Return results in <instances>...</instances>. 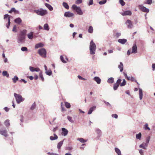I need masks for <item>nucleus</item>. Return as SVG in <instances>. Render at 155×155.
I'll return each mask as SVG.
<instances>
[{"instance_id":"obj_1","label":"nucleus","mask_w":155,"mask_h":155,"mask_svg":"<svg viewBox=\"0 0 155 155\" xmlns=\"http://www.w3.org/2000/svg\"><path fill=\"white\" fill-rule=\"evenodd\" d=\"M34 12L37 15L41 16H45L48 13L47 10L43 9L41 8L37 10H34Z\"/></svg>"},{"instance_id":"obj_2","label":"nucleus","mask_w":155,"mask_h":155,"mask_svg":"<svg viewBox=\"0 0 155 155\" xmlns=\"http://www.w3.org/2000/svg\"><path fill=\"white\" fill-rule=\"evenodd\" d=\"M89 48L90 54H94L96 51V45L93 40H92L90 43Z\"/></svg>"},{"instance_id":"obj_3","label":"nucleus","mask_w":155,"mask_h":155,"mask_svg":"<svg viewBox=\"0 0 155 155\" xmlns=\"http://www.w3.org/2000/svg\"><path fill=\"white\" fill-rule=\"evenodd\" d=\"M14 95L16 99V101L18 104H20L25 100V98H23L20 94L14 93Z\"/></svg>"},{"instance_id":"obj_4","label":"nucleus","mask_w":155,"mask_h":155,"mask_svg":"<svg viewBox=\"0 0 155 155\" xmlns=\"http://www.w3.org/2000/svg\"><path fill=\"white\" fill-rule=\"evenodd\" d=\"M72 8L78 14L80 15L83 14V12L80 7L77 6L75 5H73L72 6Z\"/></svg>"},{"instance_id":"obj_5","label":"nucleus","mask_w":155,"mask_h":155,"mask_svg":"<svg viewBox=\"0 0 155 155\" xmlns=\"http://www.w3.org/2000/svg\"><path fill=\"white\" fill-rule=\"evenodd\" d=\"M38 53L41 57L45 58L46 56V51L44 48H42L39 49L38 51Z\"/></svg>"},{"instance_id":"obj_6","label":"nucleus","mask_w":155,"mask_h":155,"mask_svg":"<svg viewBox=\"0 0 155 155\" xmlns=\"http://www.w3.org/2000/svg\"><path fill=\"white\" fill-rule=\"evenodd\" d=\"M121 81V80L120 79H118L116 82L114 84L113 86V89L114 90H117L119 86L120 85V84Z\"/></svg>"},{"instance_id":"obj_7","label":"nucleus","mask_w":155,"mask_h":155,"mask_svg":"<svg viewBox=\"0 0 155 155\" xmlns=\"http://www.w3.org/2000/svg\"><path fill=\"white\" fill-rule=\"evenodd\" d=\"M0 134L5 137L8 136L7 131L4 129H0Z\"/></svg>"},{"instance_id":"obj_8","label":"nucleus","mask_w":155,"mask_h":155,"mask_svg":"<svg viewBox=\"0 0 155 155\" xmlns=\"http://www.w3.org/2000/svg\"><path fill=\"white\" fill-rule=\"evenodd\" d=\"M139 9L143 12L148 13L149 12V9L143 6V5H139L138 6Z\"/></svg>"},{"instance_id":"obj_9","label":"nucleus","mask_w":155,"mask_h":155,"mask_svg":"<svg viewBox=\"0 0 155 155\" xmlns=\"http://www.w3.org/2000/svg\"><path fill=\"white\" fill-rule=\"evenodd\" d=\"M11 16H9V15L8 14L5 15L4 16V19H5L7 18H8V24L6 25L7 28H9V27L10 25V18Z\"/></svg>"},{"instance_id":"obj_10","label":"nucleus","mask_w":155,"mask_h":155,"mask_svg":"<svg viewBox=\"0 0 155 155\" xmlns=\"http://www.w3.org/2000/svg\"><path fill=\"white\" fill-rule=\"evenodd\" d=\"M126 24L128 28H131L133 26L131 21L130 20H127L126 22Z\"/></svg>"},{"instance_id":"obj_11","label":"nucleus","mask_w":155,"mask_h":155,"mask_svg":"<svg viewBox=\"0 0 155 155\" xmlns=\"http://www.w3.org/2000/svg\"><path fill=\"white\" fill-rule=\"evenodd\" d=\"M74 16V14L70 12H66L64 14V16L66 17H71Z\"/></svg>"},{"instance_id":"obj_12","label":"nucleus","mask_w":155,"mask_h":155,"mask_svg":"<svg viewBox=\"0 0 155 155\" xmlns=\"http://www.w3.org/2000/svg\"><path fill=\"white\" fill-rule=\"evenodd\" d=\"M62 135L64 136H66L68 134V130L64 128H62Z\"/></svg>"},{"instance_id":"obj_13","label":"nucleus","mask_w":155,"mask_h":155,"mask_svg":"<svg viewBox=\"0 0 155 155\" xmlns=\"http://www.w3.org/2000/svg\"><path fill=\"white\" fill-rule=\"evenodd\" d=\"M25 37L19 35L18 40V42L19 43H21L24 42Z\"/></svg>"},{"instance_id":"obj_14","label":"nucleus","mask_w":155,"mask_h":155,"mask_svg":"<svg viewBox=\"0 0 155 155\" xmlns=\"http://www.w3.org/2000/svg\"><path fill=\"white\" fill-rule=\"evenodd\" d=\"M137 52V48L136 44H134L132 47V51L131 53H136Z\"/></svg>"},{"instance_id":"obj_15","label":"nucleus","mask_w":155,"mask_h":155,"mask_svg":"<svg viewBox=\"0 0 155 155\" xmlns=\"http://www.w3.org/2000/svg\"><path fill=\"white\" fill-rule=\"evenodd\" d=\"M131 14L132 13L131 11H125L123 13H122L121 14L123 16L127 15H131Z\"/></svg>"},{"instance_id":"obj_16","label":"nucleus","mask_w":155,"mask_h":155,"mask_svg":"<svg viewBox=\"0 0 155 155\" xmlns=\"http://www.w3.org/2000/svg\"><path fill=\"white\" fill-rule=\"evenodd\" d=\"M139 98L140 100L142 99L143 96V91L142 90L141 88H139Z\"/></svg>"},{"instance_id":"obj_17","label":"nucleus","mask_w":155,"mask_h":155,"mask_svg":"<svg viewBox=\"0 0 155 155\" xmlns=\"http://www.w3.org/2000/svg\"><path fill=\"white\" fill-rule=\"evenodd\" d=\"M96 108V106H93V107H91V108H90L88 112V114H91L92 113L93 111Z\"/></svg>"},{"instance_id":"obj_18","label":"nucleus","mask_w":155,"mask_h":155,"mask_svg":"<svg viewBox=\"0 0 155 155\" xmlns=\"http://www.w3.org/2000/svg\"><path fill=\"white\" fill-rule=\"evenodd\" d=\"M44 46V45L42 43H39L35 45V48L36 49H37L39 48L42 47Z\"/></svg>"},{"instance_id":"obj_19","label":"nucleus","mask_w":155,"mask_h":155,"mask_svg":"<svg viewBox=\"0 0 155 155\" xmlns=\"http://www.w3.org/2000/svg\"><path fill=\"white\" fill-rule=\"evenodd\" d=\"M45 6L50 11H51L53 10V8L48 3H45Z\"/></svg>"},{"instance_id":"obj_20","label":"nucleus","mask_w":155,"mask_h":155,"mask_svg":"<svg viewBox=\"0 0 155 155\" xmlns=\"http://www.w3.org/2000/svg\"><path fill=\"white\" fill-rule=\"evenodd\" d=\"M33 32H31L28 34V37L29 39L31 40L33 38Z\"/></svg>"},{"instance_id":"obj_21","label":"nucleus","mask_w":155,"mask_h":155,"mask_svg":"<svg viewBox=\"0 0 155 155\" xmlns=\"http://www.w3.org/2000/svg\"><path fill=\"white\" fill-rule=\"evenodd\" d=\"M27 31L26 30H23L21 32L19 35L25 37V36L26 34Z\"/></svg>"},{"instance_id":"obj_22","label":"nucleus","mask_w":155,"mask_h":155,"mask_svg":"<svg viewBox=\"0 0 155 155\" xmlns=\"http://www.w3.org/2000/svg\"><path fill=\"white\" fill-rule=\"evenodd\" d=\"M54 137L51 136L50 137V139L51 140H53L57 139L58 138V137L55 134H54Z\"/></svg>"},{"instance_id":"obj_23","label":"nucleus","mask_w":155,"mask_h":155,"mask_svg":"<svg viewBox=\"0 0 155 155\" xmlns=\"http://www.w3.org/2000/svg\"><path fill=\"white\" fill-rule=\"evenodd\" d=\"M127 41V40L125 39H119L118 40V42L122 44H124Z\"/></svg>"},{"instance_id":"obj_24","label":"nucleus","mask_w":155,"mask_h":155,"mask_svg":"<svg viewBox=\"0 0 155 155\" xmlns=\"http://www.w3.org/2000/svg\"><path fill=\"white\" fill-rule=\"evenodd\" d=\"M120 64L118 66V68L120 69V71L122 72L123 70V64L122 62H120Z\"/></svg>"},{"instance_id":"obj_25","label":"nucleus","mask_w":155,"mask_h":155,"mask_svg":"<svg viewBox=\"0 0 155 155\" xmlns=\"http://www.w3.org/2000/svg\"><path fill=\"white\" fill-rule=\"evenodd\" d=\"M94 80L98 84H99L101 83V80L98 77H95L94 78Z\"/></svg>"},{"instance_id":"obj_26","label":"nucleus","mask_w":155,"mask_h":155,"mask_svg":"<svg viewBox=\"0 0 155 155\" xmlns=\"http://www.w3.org/2000/svg\"><path fill=\"white\" fill-rule=\"evenodd\" d=\"M14 21L15 23L19 24L21 22L22 20L20 18H18L15 20Z\"/></svg>"},{"instance_id":"obj_27","label":"nucleus","mask_w":155,"mask_h":155,"mask_svg":"<svg viewBox=\"0 0 155 155\" xmlns=\"http://www.w3.org/2000/svg\"><path fill=\"white\" fill-rule=\"evenodd\" d=\"M64 140H63L61 141H60L58 143V144L57 145V148L58 149H60L61 148V146H62L63 141H64Z\"/></svg>"},{"instance_id":"obj_28","label":"nucleus","mask_w":155,"mask_h":155,"mask_svg":"<svg viewBox=\"0 0 155 155\" xmlns=\"http://www.w3.org/2000/svg\"><path fill=\"white\" fill-rule=\"evenodd\" d=\"M115 151L118 155H121L120 150L117 148L115 147Z\"/></svg>"},{"instance_id":"obj_29","label":"nucleus","mask_w":155,"mask_h":155,"mask_svg":"<svg viewBox=\"0 0 155 155\" xmlns=\"http://www.w3.org/2000/svg\"><path fill=\"white\" fill-rule=\"evenodd\" d=\"M114 81V79L113 78H110L107 80V82L108 83H112Z\"/></svg>"},{"instance_id":"obj_30","label":"nucleus","mask_w":155,"mask_h":155,"mask_svg":"<svg viewBox=\"0 0 155 155\" xmlns=\"http://www.w3.org/2000/svg\"><path fill=\"white\" fill-rule=\"evenodd\" d=\"M96 133L98 134L99 136H100L101 134V130L98 128H97L96 130Z\"/></svg>"},{"instance_id":"obj_31","label":"nucleus","mask_w":155,"mask_h":155,"mask_svg":"<svg viewBox=\"0 0 155 155\" xmlns=\"http://www.w3.org/2000/svg\"><path fill=\"white\" fill-rule=\"evenodd\" d=\"M63 5L64 7L67 9H68L69 8V6L68 4L65 2H64L62 4Z\"/></svg>"},{"instance_id":"obj_32","label":"nucleus","mask_w":155,"mask_h":155,"mask_svg":"<svg viewBox=\"0 0 155 155\" xmlns=\"http://www.w3.org/2000/svg\"><path fill=\"white\" fill-rule=\"evenodd\" d=\"M77 140L82 143H85L87 141V140H84L82 138H78Z\"/></svg>"},{"instance_id":"obj_33","label":"nucleus","mask_w":155,"mask_h":155,"mask_svg":"<svg viewBox=\"0 0 155 155\" xmlns=\"http://www.w3.org/2000/svg\"><path fill=\"white\" fill-rule=\"evenodd\" d=\"M45 74L48 75L50 76L52 74V72L51 70L50 69L49 70H47L45 72Z\"/></svg>"},{"instance_id":"obj_34","label":"nucleus","mask_w":155,"mask_h":155,"mask_svg":"<svg viewBox=\"0 0 155 155\" xmlns=\"http://www.w3.org/2000/svg\"><path fill=\"white\" fill-rule=\"evenodd\" d=\"M13 81L14 83H15L18 80V78L16 76H15L12 78Z\"/></svg>"},{"instance_id":"obj_35","label":"nucleus","mask_w":155,"mask_h":155,"mask_svg":"<svg viewBox=\"0 0 155 155\" xmlns=\"http://www.w3.org/2000/svg\"><path fill=\"white\" fill-rule=\"evenodd\" d=\"M44 29L45 30L48 31L49 29V26L47 24H45L44 26Z\"/></svg>"},{"instance_id":"obj_36","label":"nucleus","mask_w":155,"mask_h":155,"mask_svg":"<svg viewBox=\"0 0 155 155\" xmlns=\"http://www.w3.org/2000/svg\"><path fill=\"white\" fill-rule=\"evenodd\" d=\"M9 120H7L5 121L4 122V124L7 127H8L10 125V123L9 122Z\"/></svg>"},{"instance_id":"obj_37","label":"nucleus","mask_w":155,"mask_h":155,"mask_svg":"<svg viewBox=\"0 0 155 155\" xmlns=\"http://www.w3.org/2000/svg\"><path fill=\"white\" fill-rule=\"evenodd\" d=\"M2 75L3 76H6L7 77H8L9 76V74L8 73V72L6 71H4L2 72Z\"/></svg>"},{"instance_id":"obj_38","label":"nucleus","mask_w":155,"mask_h":155,"mask_svg":"<svg viewBox=\"0 0 155 155\" xmlns=\"http://www.w3.org/2000/svg\"><path fill=\"white\" fill-rule=\"evenodd\" d=\"M39 77L41 78L42 81H44V78L43 77L42 72L41 71L39 73Z\"/></svg>"},{"instance_id":"obj_39","label":"nucleus","mask_w":155,"mask_h":155,"mask_svg":"<svg viewBox=\"0 0 155 155\" xmlns=\"http://www.w3.org/2000/svg\"><path fill=\"white\" fill-rule=\"evenodd\" d=\"M126 84V81L124 79L123 80V82L121 83L120 84V85L121 87L123 86H125Z\"/></svg>"},{"instance_id":"obj_40","label":"nucleus","mask_w":155,"mask_h":155,"mask_svg":"<svg viewBox=\"0 0 155 155\" xmlns=\"http://www.w3.org/2000/svg\"><path fill=\"white\" fill-rule=\"evenodd\" d=\"M141 137V134L140 133H139L138 134L136 135V138L137 139L140 140Z\"/></svg>"},{"instance_id":"obj_41","label":"nucleus","mask_w":155,"mask_h":155,"mask_svg":"<svg viewBox=\"0 0 155 155\" xmlns=\"http://www.w3.org/2000/svg\"><path fill=\"white\" fill-rule=\"evenodd\" d=\"M93 28L92 26H90L88 29V32L90 33H92L93 32Z\"/></svg>"},{"instance_id":"obj_42","label":"nucleus","mask_w":155,"mask_h":155,"mask_svg":"<svg viewBox=\"0 0 155 155\" xmlns=\"http://www.w3.org/2000/svg\"><path fill=\"white\" fill-rule=\"evenodd\" d=\"M36 104L35 102H34L31 106V107H30V109L31 110H34L35 107H36Z\"/></svg>"},{"instance_id":"obj_43","label":"nucleus","mask_w":155,"mask_h":155,"mask_svg":"<svg viewBox=\"0 0 155 155\" xmlns=\"http://www.w3.org/2000/svg\"><path fill=\"white\" fill-rule=\"evenodd\" d=\"M67 119L71 123H73L74 122V120H72V117L68 116H67Z\"/></svg>"},{"instance_id":"obj_44","label":"nucleus","mask_w":155,"mask_h":155,"mask_svg":"<svg viewBox=\"0 0 155 155\" xmlns=\"http://www.w3.org/2000/svg\"><path fill=\"white\" fill-rule=\"evenodd\" d=\"M144 129L145 130H150V128L148 127V124L147 123H146L144 127Z\"/></svg>"},{"instance_id":"obj_45","label":"nucleus","mask_w":155,"mask_h":155,"mask_svg":"<svg viewBox=\"0 0 155 155\" xmlns=\"http://www.w3.org/2000/svg\"><path fill=\"white\" fill-rule=\"evenodd\" d=\"M65 107L67 108H70L71 107V105H70V104L68 103V102H65Z\"/></svg>"},{"instance_id":"obj_46","label":"nucleus","mask_w":155,"mask_h":155,"mask_svg":"<svg viewBox=\"0 0 155 155\" xmlns=\"http://www.w3.org/2000/svg\"><path fill=\"white\" fill-rule=\"evenodd\" d=\"M119 2L122 6H124L125 4V2L123 0H119Z\"/></svg>"},{"instance_id":"obj_47","label":"nucleus","mask_w":155,"mask_h":155,"mask_svg":"<svg viewBox=\"0 0 155 155\" xmlns=\"http://www.w3.org/2000/svg\"><path fill=\"white\" fill-rule=\"evenodd\" d=\"M107 0H103L99 2L98 3L100 5H103L106 3Z\"/></svg>"},{"instance_id":"obj_48","label":"nucleus","mask_w":155,"mask_h":155,"mask_svg":"<svg viewBox=\"0 0 155 155\" xmlns=\"http://www.w3.org/2000/svg\"><path fill=\"white\" fill-rule=\"evenodd\" d=\"M89 2L87 3V5L89 6L93 4V0H89Z\"/></svg>"},{"instance_id":"obj_49","label":"nucleus","mask_w":155,"mask_h":155,"mask_svg":"<svg viewBox=\"0 0 155 155\" xmlns=\"http://www.w3.org/2000/svg\"><path fill=\"white\" fill-rule=\"evenodd\" d=\"M121 35L120 33V32H117L115 34V36L116 38H119Z\"/></svg>"},{"instance_id":"obj_50","label":"nucleus","mask_w":155,"mask_h":155,"mask_svg":"<svg viewBox=\"0 0 155 155\" xmlns=\"http://www.w3.org/2000/svg\"><path fill=\"white\" fill-rule=\"evenodd\" d=\"M60 59L61 60V61H62V62H63V63H66L67 62L66 61H65L64 59V58L62 56V55H61L60 56Z\"/></svg>"},{"instance_id":"obj_51","label":"nucleus","mask_w":155,"mask_h":155,"mask_svg":"<svg viewBox=\"0 0 155 155\" xmlns=\"http://www.w3.org/2000/svg\"><path fill=\"white\" fill-rule=\"evenodd\" d=\"M11 10L12 12H14L18 14L19 13V12L18 11L16 10L15 8H12Z\"/></svg>"},{"instance_id":"obj_52","label":"nucleus","mask_w":155,"mask_h":155,"mask_svg":"<svg viewBox=\"0 0 155 155\" xmlns=\"http://www.w3.org/2000/svg\"><path fill=\"white\" fill-rule=\"evenodd\" d=\"M21 50L23 51H26L28 50L27 48L25 47H22L21 48Z\"/></svg>"},{"instance_id":"obj_53","label":"nucleus","mask_w":155,"mask_h":155,"mask_svg":"<svg viewBox=\"0 0 155 155\" xmlns=\"http://www.w3.org/2000/svg\"><path fill=\"white\" fill-rule=\"evenodd\" d=\"M35 68L31 66L29 67V70L31 72H34Z\"/></svg>"},{"instance_id":"obj_54","label":"nucleus","mask_w":155,"mask_h":155,"mask_svg":"<svg viewBox=\"0 0 155 155\" xmlns=\"http://www.w3.org/2000/svg\"><path fill=\"white\" fill-rule=\"evenodd\" d=\"M145 3L148 4L150 5L152 3V0H147L146 2Z\"/></svg>"},{"instance_id":"obj_55","label":"nucleus","mask_w":155,"mask_h":155,"mask_svg":"<svg viewBox=\"0 0 155 155\" xmlns=\"http://www.w3.org/2000/svg\"><path fill=\"white\" fill-rule=\"evenodd\" d=\"M82 2V0H77L75 2V3L79 4L81 3Z\"/></svg>"},{"instance_id":"obj_56","label":"nucleus","mask_w":155,"mask_h":155,"mask_svg":"<svg viewBox=\"0 0 155 155\" xmlns=\"http://www.w3.org/2000/svg\"><path fill=\"white\" fill-rule=\"evenodd\" d=\"M139 147L140 148H142L144 149H146V147L143 145V144H140L139 146Z\"/></svg>"},{"instance_id":"obj_57","label":"nucleus","mask_w":155,"mask_h":155,"mask_svg":"<svg viewBox=\"0 0 155 155\" xmlns=\"http://www.w3.org/2000/svg\"><path fill=\"white\" fill-rule=\"evenodd\" d=\"M104 102L105 103V104L107 105V106H109V107H111V105L108 102H107L105 101H104Z\"/></svg>"},{"instance_id":"obj_58","label":"nucleus","mask_w":155,"mask_h":155,"mask_svg":"<svg viewBox=\"0 0 155 155\" xmlns=\"http://www.w3.org/2000/svg\"><path fill=\"white\" fill-rule=\"evenodd\" d=\"M112 117L117 119L118 117V115L116 114H114L112 115Z\"/></svg>"},{"instance_id":"obj_59","label":"nucleus","mask_w":155,"mask_h":155,"mask_svg":"<svg viewBox=\"0 0 155 155\" xmlns=\"http://www.w3.org/2000/svg\"><path fill=\"white\" fill-rule=\"evenodd\" d=\"M16 25H14L13 27V29L12 30V31L16 32H17V30L16 29Z\"/></svg>"},{"instance_id":"obj_60","label":"nucleus","mask_w":155,"mask_h":155,"mask_svg":"<svg viewBox=\"0 0 155 155\" xmlns=\"http://www.w3.org/2000/svg\"><path fill=\"white\" fill-rule=\"evenodd\" d=\"M130 80L132 81H134L135 82H137V81L133 77H130Z\"/></svg>"},{"instance_id":"obj_61","label":"nucleus","mask_w":155,"mask_h":155,"mask_svg":"<svg viewBox=\"0 0 155 155\" xmlns=\"http://www.w3.org/2000/svg\"><path fill=\"white\" fill-rule=\"evenodd\" d=\"M139 153L140 154V155H143V150L141 149L139 150Z\"/></svg>"},{"instance_id":"obj_62","label":"nucleus","mask_w":155,"mask_h":155,"mask_svg":"<svg viewBox=\"0 0 155 155\" xmlns=\"http://www.w3.org/2000/svg\"><path fill=\"white\" fill-rule=\"evenodd\" d=\"M40 71V70L39 68H35L34 71L39 72Z\"/></svg>"},{"instance_id":"obj_63","label":"nucleus","mask_w":155,"mask_h":155,"mask_svg":"<svg viewBox=\"0 0 155 155\" xmlns=\"http://www.w3.org/2000/svg\"><path fill=\"white\" fill-rule=\"evenodd\" d=\"M20 82H23L25 84L27 83V81L24 79H21L20 80Z\"/></svg>"},{"instance_id":"obj_64","label":"nucleus","mask_w":155,"mask_h":155,"mask_svg":"<svg viewBox=\"0 0 155 155\" xmlns=\"http://www.w3.org/2000/svg\"><path fill=\"white\" fill-rule=\"evenodd\" d=\"M152 67L153 68V71H154L155 70V64H153L152 65Z\"/></svg>"}]
</instances>
